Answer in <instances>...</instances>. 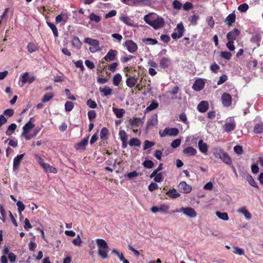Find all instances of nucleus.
Masks as SVG:
<instances>
[{"label": "nucleus", "instance_id": "28", "mask_svg": "<svg viewBox=\"0 0 263 263\" xmlns=\"http://www.w3.org/2000/svg\"><path fill=\"white\" fill-rule=\"evenodd\" d=\"M157 16V15L155 14L146 15L144 17V20L147 24L151 25V22H153V21L155 20Z\"/></svg>", "mask_w": 263, "mask_h": 263}, {"label": "nucleus", "instance_id": "53", "mask_svg": "<svg viewBox=\"0 0 263 263\" xmlns=\"http://www.w3.org/2000/svg\"><path fill=\"white\" fill-rule=\"evenodd\" d=\"M120 20L123 22L125 24L128 25V26H132V21L130 18L127 16H123L120 17Z\"/></svg>", "mask_w": 263, "mask_h": 263}, {"label": "nucleus", "instance_id": "40", "mask_svg": "<svg viewBox=\"0 0 263 263\" xmlns=\"http://www.w3.org/2000/svg\"><path fill=\"white\" fill-rule=\"evenodd\" d=\"M122 80V77L120 73H117L113 78V83L116 86H118Z\"/></svg>", "mask_w": 263, "mask_h": 263}, {"label": "nucleus", "instance_id": "13", "mask_svg": "<svg viewBox=\"0 0 263 263\" xmlns=\"http://www.w3.org/2000/svg\"><path fill=\"white\" fill-rule=\"evenodd\" d=\"M179 190L183 193H189L192 191V186L185 181H181L178 185Z\"/></svg>", "mask_w": 263, "mask_h": 263}, {"label": "nucleus", "instance_id": "32", "mask_svg": "<svg viewBox=\"0 0 263 263\" xmlns=\"http://www.w3.org/2000/svg\"><path fill=\"white\" fill-rule=\"evenodd\" d=\"M220 159L227 164L230 165L232 163L231 158L226 152L221 156Z\"/></svg>", "mask_w": 263, "mask_h": 263}, {"label": "nucleus", "instance_id": "7", "mask_svg": "<svg viewBox=\"0 0 263 263\" xmlns=\"http://www.w3.org/2000/svg\"><path fill=\"white\" fill-rule=\"evenodd\" d=\"M176 30H177V32L174 31L172 34V37L174 40L181 38L183 36V32L184 30V28L183 27V24L182 23L178 24L177 26V28L175 29V31Z\"/></svg>", "mask_w": 263, "mask_h": 263}, {"label": "nucleus", "instance_id": "27", "mask_svg": "<svg viewBox=\"0 0 263 263\" xmlns=\"http://www.w3.org/2000/svg\"><path fill=\"white\" fill-rule=\"evenodd\" d=\"M166 195L173 199L177 198L180 196V194L177 192L176 189H174L168 191L166 193Z\"/></svg>", "mask_w": 263, "mask_h": 263}, {"label": "nucleus", "instance_id": "54", "mask_svg": "<svg viewBox=\"0 0 263 263\" xmlns=\"http://www.w3.org/2000/svg\"><path fill=\"white\" fill-rule=\"evenodd\" d=\"M220 55L222 58L229 60L232 57V53L229 51H222L220 53Z\"/></svg>", "mask_w": 263, "mask_h": 263}, {"label": "nucleus", "instance_id": "9", "mask_svg": "<svg viewBox=\"0 0 263 263\" xmlns=\"http://www.w3.org/2000/svg\"><path fill=\"white\" fill-rule=\"evenodd\" d=\"M151 26L153 27L155 29H157L162 28L164 25V19L161 17L157 16L153 22H151Z\"/></svg>", "mask_w": 263, "mask_h": 263}, {"label": "nucleus", "instance_id": "10", "mask_svg": "<svg viewBox=\"0 0 263 263\" xmlns=\"http://www.w3.org/2000/svg\"><path fill=\"white\" fill-rule=\"evenodd\" d=\"M222 105L227 107H228L231 105L232 104V97L231 96L227 93L224 92L221 96V98Z\"/></svg>", "mask_w": 263, "mask_h": 263}, {"label": "nucleus", "instance_id": "49", "mask_svg": "<svg viewBox=\"0 0 263 263\" xmlns=\"http://www.w3.org/2000/svg\"><path fill=\"white\" fill-rule=\"evenodd\" d=\"M143 165L146 168H152L154 167V164L152 160H146L143 162Z\"/></svg>", "mask_w": 263, "mask_h": 263}, {"label": "nucleus", "instance_id": "8", "mask_svg": "<svg viewBox=\"0 0 263 263\" xmlns=\"http://www.w3.org/2000/svg\"><path fill=\"white\" fill-rule=\"evenodd\" d=\"M117 53L118 51L116 50L110 49L102 60L107 62L113 61L116 60Z\"/></svg>", "mask_w": 263, "mask_h": 263}, {"label": "nucleus", "instance_id": "33", "mask_svg": "<svg viewBox=\"0 0 263 263\" xmlns=\"http://www.w3.org/2000/svg\"><path fill=\"white\" fill-rule=\"evenodd\" d=\"M17 127V125L15 123H12L10 124L8 127L7 130L6 132V135L8 136H10L16 130Z\"/></svg>", "mask_w": 263, "mask_h": 263}, {"label": "nucleus", "instance_id": "29", "mask_svg": "<svg viewBox=\"0 0 263 263\" xmlns=\"http://www.w3.org/2000/svg\"><path fill=\"white\" fill-rule=\"evenodd\" d=\"M112 110L118 118H122L125 114V110L123 108L113 107Z\"/></svg>", "mask_w": 263, "mask_h": 263}, {"label": "nucleus", "instance_id": "50", "mask_svg": "<svg viewBox=\"0 0 263 263\" xmlns=\"http://www.w3.org/2000/svg\"><path fill=\"white\" fill-rule=\"evenodd\" d=\"M249 9V6L247 3H243L239 5L238 10L241 13L246 12Z\"/></svg>", "mask_w": 263, "mask_h": 263}, {"label": "nucleus", "instance_id": "41", "mask_svg": "<svg viewBox=\"0 0 263 263\" xmlns=\"http://www.w3.org/2000/svg\"><path fill=\"white\" fill-rule=\"evenodd\" d=\"M99 90L101 92L104 93V96H107L112 93V89L109 87H100Z\"/></svg>", "mask_w": 263, "mask_h": 263}, {"label": "nucleus", "instance_id": "46", "mask_svg": "<svg viewBox=\"0 0 263 263\" xmlns=\"http://www.w3.org/2000/svg\"><path fill=\"white\" fill-rule=\"evenodd\" d=\"M159 106V104L155 100L152 101L151 104L148 106L146 108V110L148 111H151L155 109H156Z\"/></svg>", "mask_w": 263, "mask_h": 263}, {"label": "nucleus", "instance_id": "64", "mask_svg": "<svg viewBox=\"0 0 263 263\" xmlns=\"http://www.w3.org/2000/svg\"><path fill=\"white\" fill-rule=\"evenodd\" d=\"M118 64L117 62L112 63L111 64L108 65V69L111 72H114L117 69Z\"/></svg>", "mask_w": 263, "mask_h": 263}, {"label": "nucleus", "instance_id": "23", "mask_svg": "<svg viewBox=\"0 0 263 263\" xmlns=\"http://www.w3.org/2000/svg\"><path fill=\"white\" fill-rule=\"evenodd\" d=\"M237 212L239 213L243 214L247 219L249 220L251 218L252 215L251 213L247 210L246 206H242L239 209L237 210Z\"/></svg>", "mask_w": 263, "mask_h": 263}, {"label": "nucleus", "instance_id": "17", "mask_svg": "<svg viewBox=\"0 0 263 263\" xmlns=\"http://www.w3.org/2000/svg\"><path fill=\"white\" fill-rule=\"evenodd\" d=\"M209 103L207 101H202L197 106V110L200 112H205L209 109Z\"/></svg>", "mask_w": 263, "mask_h": 263}, {"label": "nucleus", "instance_id": "59", "mask_svg": "<svg viewBox=\"0 0 263 263\" xmlns=\"http://www.w3.org/2000/svg\"><path fill=\"white\" fill-rule=\"evenodd\" d=\"M88 117L90 121H92L96 117V112L94 110L88 112Z\"/></svg>", "mask_w": 263, "mask_h": 263}, {"label": "nucleus", "instance_id": "11", "mask_svg": "<svg viewBox=\"0 0 263 263\" xmlns=\"http://www.w3.org/2000/svg\"><path fill=\"white\" fill-rule=\"evenodd\" d=\"M35 80V77L34 76H29V73L28 72H26L22 74L21 78V81L23 84V85L25 84L27 82H28L29 84L33 82Z\"/></svg>", "mask_w": 263, "mask_h": 263}, {"label": "nucleus", "instance_id": "21", "mask_svg": "<svg viewBox=\"0 0 263 263\" xmlns=\"http://www.w3.org/2000/svg\"><path fill=\"white\" fill-rule=\"evenodd\" d=\"M137 81V78L129 76L126 80V84L129 88H133L136 85Z\"/></svg>", "mask_w": 263, "mask_h": 263}, {"label": "nucleus", "instance_id": "57", "mask_svg": "<svg viewBox=\"0 0 263 263\" xmlns=\"http://www.w3.org/2000/svg\"><path fill=\"white\" fill-rule=\"evenodd\" d=\"M0 213L1 214V215L2 216V218H1V220L3 222H5L6 219V215L5 213V210L3 207V206L0 204Z\"/></svg>", "mask_w": 263, "mask_h": 263}, {"label": "nucleus", "instance_id": "48", "mask_svg": "<svg viewBox=\"0 0 263 263\" xmlns=\"http://www.w3.org/2000/svg\"><path fill=\"white\" fill-rule=\"evenodd\" d=\"M74 107V104L72 102L67 101L65 104V109L66 111H70Z\"/></svg>", "mask_w": 263, "mask_h": 263}, {"label": "nucleus", "instance_id": "58", "mask_svg": "<svg viewBox=\"0 0 263 263\" xmlns=\"http://www.w3.org/2000/svg\"><path fill=\"white\" fill-rule=\"evenodd\" d=\"M182 6V4L178 0H175L173 3V7L174 9L180 10Z\"/></svg>", "mask_w": 263, "mask_h": 263}, {"label": "nucleus", "instance_id": "1", "mask_svg": "<svg viewBox=\"0 0 263 263\" xmlns=\"http://www.w3.org/2000/svg\"><path fill=\"white\" fill-rule=\"evenodd\" d=\"M96 242L98 247V255L103 259L107 258L108 253V246L107 242L102 239H97Z\"/></svg>", "mask_w": 263, "mask_h": 263}, {"label": "nucleus", "instance_id": "24", "mask_svg": "<svg viewBox=\"0 0 263 263\" xmlns=\"http://www.w3.org/2000/svg\"><path fill=\"white\" fill-rule=\"evenodd\" d=\"M198 147L199 151L203 154H205L208 152V144L206 143H204L202 140H200L199 141Z\"/></svg>", "mask_w": 263, "mask_h": 263}, {"label": "nucleus", "instance_id": "31", "mask_svg": "<svg viewBox=\"0 0 263 263\" xmlns=\"http://www.w3.org/2000/svg\"><path fill=\"white\" fill-rule=\"evenodd\" d=\"M72 44L73 47L80 49L82 46V43L78 36H74L72 40Z\"/></svg>", "mask_w": 263, "mask_h": 263}, {"label": "nucleus", "instance_id": "3", "mask_svg": "<svg viewBox=\"0 0 263 263\" xmlns=\"http://www.w3.org/2000/svg\"><path fill=\"white\" fill-rule=\"evenodd\" d=\"M236 127V122L233 117H230L227 119L222 128L224 132L230 133L233 131Z\"/></svg>", "mask_w": 263, "mask_h": 263}, {"label": "nucleus", "instance_id": "26", "mask_svg": "<svg viewBox=\"0 0 263 263\" xmlns=\"http://www.w3.org/2000/svg\"><path fill=\"white\" fill-rule=\"evenodd\" d=\"M27 50L29 53L34 52L39 50V47L36 43L30 42L27 46Z\"/></svg>", "mask_w": 263, "mask_h": 263}, {"label": "nucleus", "instance_id": "19", "mask_svg": "<svg viewBox=\"0 0 263 263\" xmlns=\"http://www.w3.org/2000/svg\"><path fill=\"white\" fill-rule=\"evenodd\" d=\"M236 20V15L233 12L228 15L224 20V23L228 26H231Z\"/></svg>", "mask_w": 263, "mask_h": 263}, {"label": "nucleus", "instance_id": "61", "mask_svg": "<svg viewBox=\"0 0 263 263\" xmlns=\"http://www.w3.org/2000/svg\"><path fill=\"white\" fill-rule=\"evenodd\" d=\"M228 80V76L226 74H223L219 77L217 82V85H220L224 83Z\"/></svg>", "mask_w": 263, "mask_h": 263}, {"label": "nucleus", "instance_id": "52", "mask_svg": "<svg viewBox=\"0 0 263 263\" xmlns=\"http://www.w3.org/2000/svg\"><path fill=\"white\" fill-rule=\"evenodd\" d=\"M155 144L154 142L149 141V140H146L144 141V145L143 146V149L146 150L153 146Z\"/></svg>", "mask_w": 263, "mask_h": 263}, {"label": "nucleus", "instance_id": "43", "mask_svg": "<svg viewBox=\"0 0 263 263\" xmlns=\"http://www.w3.org/2000/svg\"><path fill=\"white\" fill-rule=\"evenodd\" d=\"M32 119V118H30V121L25 124L23 127V130L30 132L35 126V125L31 122Z\"/></svg>", "mask_w": 263, "mask_h": 263}, {"label": "nucleus", "instance_id": "2", "mask_svg": "<svg viewBox=\"0 0 263 263\" xmlns=\"http://www.w3.org/2000/svg\"><path fill=\"white\" fill-rule=\"evenodd\" d=\"M84 42L91 46L89 48V50L91 53H95L100 50L99 41L98 40L86 37L84 39Z\"/></svg>", "mask_w": 263, "mask_h": 263}, {"label": "nucleus", "instance_id": "5", "mask_svg": "<svg viewBox=\"0 0 263 263\" xmlns=\"http://www.w3.org/2000/svg\"><path fill=\"white\" fill-rule=\"evenodd\" d=\"M176 212H182L185 215L191 218L195 217L197 215L195 210L191 207H182L179 210H177Z\"/></svg>", "mask_w": 263, "mask_h": 263}, {"label": "nucleus", "instance_id": "38", "mask_svg": "<svg viewBox=\"0 0 263 263\" xmlns=\"http://www.w3.org/2000/svg\"><path fill=\"white\" fill-rule=\"evenodd\" d=\"M225 153L226 152L221 148H217L214 149V154L215 157L220 159Z\"/></svg>", "mask_w": 263, "mask_h": 263}, {"label": "nucleus", "instance_id": "36", "mask_svg": "<svg viewBox=\"0 0 263 263\" xmlns=\"http://www.w3.org/2000/svg\"><path fill=\"white\" fill-rule=\"evenodd\" d=\"M261 35L257 33L253 34L252 37L251 38V41L252 43H256L259 45V43L261 41Z\"/></svg>", "mask_w": 263, "mask_h": 263}, {"label": "nucleus", "instance_id": "30", "mask_svg": "<svg viewBox=\"0 0 263 263\" xmlns=\"http://www.w3.org/2000/svg\"><path fill=\"white\" fill-rule=\"evenodd\" d=\"M88 138H85L81 140L79 142L77 143L76 146V149H80L84 148L88 144Z\"/></svg>", "mask_w": 263, "mask_h": 263}, {"label": "nucleus", "instance_id": "62", "mask_svg": "<svg viewBox=\"0 0 263 263\" xmlns=\"http://www.w3.org/2000/svg\"><path fill=\"white\" fill-rule=\"evenodd\" d=\"M182 7L184 10L189 11L193 8V4L190 2H187Z\"/></svg>", "mask_w": 263, "mask_h": 263}, {"label": "nucleus", "instance_id": "60", "mask_svg": "<svg viewBox=\"0 0 263 263\" xmlns=\"http://www.w3.org/2000/svg\"><path fill=\"white\" fill-rule=\"evenodd\" d=\"M87 105L91 108H96L97 106V104L95 101L89 99L87 101Z\"/></svg>", "mask_w": 263, "mask_h": 263}, {"label": "nucleus", "instance_id": "4", "mask_svg": "<svg viewBox=\"0 0 263 263\" xmlns=\"http://www.w3.org/2000/svg\"><path fill=\"white\" fill-rule=\"evenodd\" d=\"M179 130L176 127H166L162 132H160V137H164L166 136H176L179 134Z\"/></svg>", "mask_w": 263, "mask_h": 263}, {"label": "nucleus", "instance_id": "14", "mask_svg": "<svg viewBox=\"0 0 263 263\" xmlns=\"http://www.w3.org/2000/svg\"><path fill=\"white\" fill-rule=\"evenodd\" d=\"M205 85V83L202 79L196 80L193 84L192 88L196 91H200L202 89Z\"/></svg>", "mask_w": 263, "mask_h": 263}, {"label": "nucleus", "instance_id": "20", "mask_svg": "<svg viewBox=\"0 0 263 263\" xmlns=\"http://www.w3.org/2000/svg\"><path fill=\"white\" fill-rule=\"evenodd\" d=\"M253 132L254 134H261L263 133V122H260L255 124Z\"/></svg>", "mask_w": 263, "mask_h": 263}, {"label": "nucleus", "instance_id": "39", "mask_svg": "<svg viewBox=\"0 0 263 263\" xmlns=\"http://www.w3.org/2000/svg\"><path fill=\"white\" fill-rule=\"evenodd\" d=\"M246 179L250 185L255 188H258L257 184L256 183L254 179L250 175H248L247 176Z\"/></svg>", "mask_w": 263, "mask_h": 263}, {"label": "nucleus", "instance_id": "63", "mask_svg": "<svg viewBox=\"0 0 263 263\" xmlns=\"http://www.w3.org/2000/svg\"><path fill=\"white\" fill-rule=\"evenodd\" d=\"M198 19L199 16L198 15L194 14L191 17L190 21L193 25H196L197 24V21L198 20Z\"/></svg>", "mask_w": 263, "mask_h": 263}, {"label": "nucleus", "instance_id": "12", "mask_svg": "<svg viewBox=\"0 0 263 263\" xmlns=\"http://www.w3.org/2000/svg\"><path fill=\"white\" fill-rule=\"evenodd\" d=\"M25 154L18 155L13 159V171H17L20 167L21 162L23 159Z\"/></svg>", "mask_w": 263, "mask_h": 263}, {"label": "nucleus", "instance_id": "22", "mask_svg": "<svg viewBox=\"0 0 263 263\" xmlns=\"http://www.w3.org/2000/svg\"><path fill=\"white\" fill-rule=\"evenodd\" d=\"M171 64V59L168 58H163L161 59L159 63L160 67L165 69L168 68Z\"/></svg>", "mask_w": 263, "mask_h": 263}, {"label": "nucleus", "instance_id": "16", "mask_svg": "<svg viewBox=\"0 0 263 263\" xmlns=\"http://www.w3.org/2000/svg\"><path fill=\"white\" fill-rule=\"evenodd\" d=\"M158 123V119L157 115H154L151 117L147 120L146 123V129L148 130L152 126L157 125Z\"/></svg>", "mask_w": 263, "mask_h": 263}, {"label": "nucleus", "instance_id": "34", "mask_svg": "<svg viewBox=\"0 0 263 263\" xmlns=\"http://www.w3.org/2000/svg\"><path fill=\"white\" fill-rule=\"evenodd\" d=\"M142 121L140 118H133L129 120V124L132 127H136L139 126V124Z\"/></svg>", "mask_w": 263, "mask_h": 263}, {"label": "nucleus", "instance_id": "42", "mask_svg": "<svg viewBox=\"0 0 263 263\" xmlns=\"http://www.w3.org/2000/svg\"><path fill=\"white\" fill-rule=\"evenodd\" d=\"M53 97L54 95L52 92L47 93L43 96L42 101L43 103L47 102L51 100Z\"/></svg>", "mask_w": 263, "mask_h": 263}, {"label": "nucleus", "instance_id": "15", "mask_svg": "<svg viewBox=\"0 0 263 263\" xmlns=\"http://www.w3.org/2000/svg\"><path fill=\"white\" fill-rule=\"evenodd\" d=\"M240 31L236 28L227 33V39L228 41H234L236 39L237 36L239 34Z\"/></svg>", "mask_w": 263, "mask_h": 263}, {"label": "nucleus", "instance_id": "6", "mask_svg": "<svg viewBox=\"0 0 263 263\" xmlns=\"http://www.w3.org/2000/svg\"><path fill=\"white\" fill-rule=\"evenodd\" d=\"M125 46L128 51L130 53H134L138 50L137 44L132 40H127L125 42Z\"/></svg>", "mask_w": 263, "mask_h": 263}, {"label": "nucleus", "instance_id": "25", "mask_svg": "<svg viewBox=\"0 0 263 263\" xmlns=\"http://www.w3.org/2000/svg\"><path fill=\"white\" fill-rule=\"evenodd\" d=\"M109 131L106 127H103L100 131V138L102 140L106 141L108 139Z\"/></svg>", "mask_w": 263, "mask_h": 263}, {"label": "nucleus", "instance_id": "55", "mask_svg": "<svg viewBox=\"0 0 263 263\" xmlns=\"http://www.w3.org/2000/svg\"><path fill=\"white\" fill-rule=\"evenodd\" d=\"M143 42L146 43V44L149 45H156L158 43V41L156 39H152V38H146L145 39L143 40Z\"/></svg>", "mask_w": 263, "mask_h": 263}, {"label": "nucleus", "instance_id": "35", "mask_svg": "<svg viewBox=\"0 0 263 263\" xmlns=\"http://www.w3.org/2000/svg\"><path fill=\"white\" fill-rule=\"evenodd\" d=\"M47 24L52 31L54 36L55 37H58L59 36L58 30L55 25L49 22H47Z\"/></svg>", "mask_w": 263, "mask_h": 263}, {"label": "nucleus", "instance_id": "47", "mask_svg": "<svg viewBox=\"0 0 263 263\" xmlns=\"http://www.w3.org/2000/svg\"><path fill=\"white\" fill-rule=\"evenodd\" d=\"M16 205L17 206L18 211L20 216H22V212L24 211L25 206L23 203L21 201H18L16 202Z\"/></svg>", "mask_w": 263, "mask_h": 263}, {"label": "nucleus", "instance_id": "44", "mask_svg": "<svg viewBox=\"0 0 263 263\" xmlns=\"http://www.w3.org/2000/svg\"><path fill=\"white\" fill-rule=\"evenodd\" d=\"M89 18L90 21L94 22L95 23H98L101 20V17L94 13H90L89 16Z\"/></svg>", "mask_w": 263, "mask_h": 263}, {"label": "nucleus", "instance_id": "51", "mask_svg": "<svg viewBox=\"0 0 263 263\" xmlns=\"http://www.w3.org/2000/svg\"><path fill=\"white\" fill-rule=\"evenodd\" d=\"M119 136L121 141L127 140L128 135L124 130H120L119 132Z\"/></svg>", "mask_w": 263, "mask_h": 263}, {"label": "nucleus", "instance_id": "45", "mask_svg": "<svg viewBox=\"0 0 263 263\" xmlns=\"http://www.w3.org/2000/svg\"><path fill=\"white\" fill-rule=\"evenodd\" d=\"M216 214L217 216L223 220H228L229 219V216L227 213H221L220 212H216Z\"/></svg>", "mask_w": 263, "mask_h": 263}, {"label": "nucleus", "instance_id": "37", "mask_svg": "<svg viewBox=\"0 0 263 263\" xmlns=\"http://www.w3.org/2000/svg\"><path fill=\"white\" fill-rule=\"evenodd\" d=\"M141 141L137 138H133L130 139L129 144L131 146H138L139 147L141 145Z\"/></svg>", "mask_w": 263, "mask_h": 263}, {"label": "nucleus", "instance_id": "18", "mask_svg": "<svg viewBox=\"0 0 263 263\" xmlns=\"http://www.w3.org/2000/svg\"><path fill=\"white\" fill-rule=\"evenodd\" d=\"M183 154L188 157L195 156L197 153V151L195 148L192 147H187L184 148L182 151Z\"/></svg>", "mask_w": 263, "mask_h": 263}, {"label": "nucleus", "instance_id": "56", "mask_svg": "<svg viewBox=\"0 0 263 263\" xmlns=\"http://www.w3.org/2000/svg\"><path fill=\"white\" fill-rule=\"evenodd\" d=\"M122 2L129 6H137L138 0H122Z\"/></svg>", "mask_w": 263, "mask_h": 263}]
</instances>
